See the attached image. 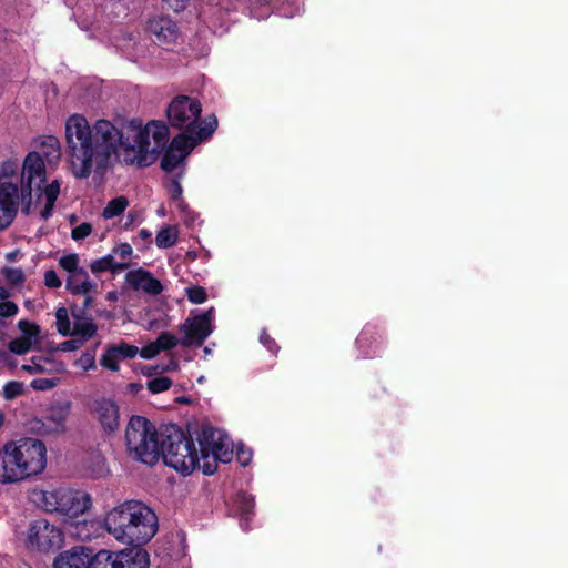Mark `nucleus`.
Returning a JSON list of instances; mask_svg holds the SVG:
<instances>
[{
	"label": "nucleus",
	"instance_id": "1",
	"mask_svg": "<svg viewBox=\"0 0 568 568\" xmlns=\"http://www.w3.org/2000/svg\"><path fill=\"white\" fill-rule=\"evenodd\" d=\"M131 134L108 120L91 128L81 115H72L65 124L70 169L74 178L88 179L92 171L104 176L114 161L139 169L156 162L170 141L168 124L151 120L144 126L131 125Z\"/></svg>",
	"mask_w": 568,
	"mask_h": 568
},
{
	"label": "nucleus",
	"instance_id": "2",
	"mask_svg": "<svg viewBox=\"0 0 568 568\" xmlns=\"http://www.w3.org/2000/svg\"><path fill=\"white\" fill-rule=\"evenodd\" d=\"M106 531L130 546H143L156 534L155 513L139 500H128L110 510L104 518Z\"/></svg>",
	"mask_w": 568,
	"mask_h": 568
},
{
	"label": "nucleus",
	"instance_id": "3",
	"mask_svg": "<svg viewBox=\"0 0 568 568\" xmlns=\"http://www.w3.org/2000/svg\"><path fill=\"white\" fill-rule=\"evenodd\" d=\"M47 466V447L40 439L22 437L0 449V483L13 484L41 474Z\"/></svg>",
	"mask_w": 568,
	"mask_h": 568
},
{
	"label": "nucleus",
	"instance_id": "4",
	"mask_svg": "<svg viewBox=\"0 0 568 568\" xmlns=\"http://www.w3.org/2000/svg\"><path fill=\"white\" fill-rule=\"evenodd\" d=\"M159 450L164 464L183 476L200 468V457L191 432H184L176 424L161 426Z\"/></svg>",
	"mask_w": 568,
	"mask_h": 568
},
{
	"label": "nucleus",
	"instance_id": "5",
	"mask_svg": "<svg viewBox=\"0 0 568 568\" xmlns=\"http://www.w3.org/2000/svg\"><path fill=\"white\" fill-rule=\"evenodd\" d=\"M125 445L133 459L154 465L160 458V430L146 417L133 415L125 428Z\"/></svg>",
	"mask_w": 568,
	"mask_h": 568
},
{
	"label": "nucleus",
	"instance_id": "6",
	"mask_svg": "<svg viewBox=\"0 0 568 568\" xmlns=\"http://www.w3.org/2000/svg\"><path fill=\"white\" fill-rule=\"evenodd\" d=\"M42 507L48 513H59L69 518L84 514L92 505L90 494L71 488L41 491Z\"/></svg>",
	"mask_w": 568,
	"mask_h": 568
},
{
	"label": "nucleus",
	"instance_id": "7",
	"mask_svg": "<svg viewBox=\"0 0 568 568\" xmlns=\"http://www.w3.org/2000/svg\"><path fill=\"white\" fill-rule=\"evenodd\" d=\"M47 181L45 162L40 152L31 151L24 158L19 191L21 193L22 213L29 215L32 207V191H37V200L41 199V185Z\"/></svg>",
	"mask_w": 568,
	"mask_h": 568
},
{
	"label": "nucleus",
	"instance_id": "8",
	"mask_svg": "<svg viewBox=\"0 0 568 568\" xmlns=\"http://www.w3.org/2000/svg\"><path fill=\"white\" fill-rule=\"evenodd\" d=\"M62 544L63 532L59 527L42 518L30 523L27 535L28 548L49 552L60 549Z\"/></svg>",
	"mask_w": 568,
	"mask_h": 568
},
{
	"label": "nucleus",
	"instance_id": "9",
	"mask_svg": "<svg viewBox=\"0 0 568 568\" xmlns=\"http://www.w3.org/2000/svg\"><path fill=\"white\" fill-rule=\"evenodd\" d=\"M69 415V403L51 405L41 417H34L29 422V428L39 436L63 434Z\"/></svg>",
	"mask_w": 568,
	"mask_h": 568
},
{
	"label": "nucleus",
	"instance_id": "10",
	"mask_svg": "<svg viewBox=\"0 0 568 568\" xmlns=\"http://www.w3.org/2000/svg\"><path fill=\"white\" fill-rule=\"evenodd\" d=\"M217 128V118L214 113L209 114L203 120V125L195 133L181 132L169 141L168 146L187 158L193 149L209 140Z\"/></svg>",
	"mask_w": 568,
	"mask_h": 568
},
{
	"label": "nucleus",
	"instance_id": "11",
	"mask_svg": "<svg viewBox=\"0 0 568 568\" xmlns=\"http://www.w3.org/2000/svg\"><path fill=\"white\" fill-rule=\"evenodd\" d=\"M213 314L214 310L211 307L199 315L187 317L185 320V322L180 326V331L183 333L181 344L184 347H197L203 345L213 331Z\"/></svg>",
	"mask_w": 568,
	"mask_h": 568
},
{
	"label": "nucleus",
	"instance_id": "12",
	"mask_svg": "<svg viewBox=\"0 0 568 568\" xmlns=\"http://www.w3.org/2000/svg\"><path fill=\"white\" fill-rule=\"evenodd\" d=\"M90 412L105 434H113L120 426V407L115 400L97 397L90 403Z\"/></svg>",
	"mask_w": 568,
	"mask_h": 568
},
{
	"label": "nucleus",
	"instance_id": "13",
	"mask_svg": "<svg viewBox=\"0 0 568 568\" xmlns=\"http://www.w3.org/2000/svg\"><path fill=\"white\" fill-rule=\"evenodd\" d=\"M21 193L13 182H0V231L8 229L14 221Z\"/></svg>",
	"mask_w": 568,
	"mask_h": 568
},
{
	"label": "nucleus",
	"instance_id": "14",
	"mask_svg": "<svg viewBox=\"0 0 568 568\" xmlns=\"http://www.w3.org/2000/svg\"><path fill=\"white\" fill-rule=\"evenodd\" d=\"M384 344V331L381 326L367 323L356 338V346L364 357L378 355Z\"/></svg>",
	"mask_w": 568,
	"mask_h": 568
},
{
	"label": "nucleus",
	"instance_id": "15",
	"mask_svg": "<svg viewBox=\"0 0 568 568\" xmlns=\"http://www.w3.org/2000/svg\"><path fill=\"white\" fill-rule=\"evenodd\" d=\"M170 125L183 132L195 133L203 125V109H165Z\"/></svg>",
	"mask_w": 568,
	"mask_h": 568
},
{
	"label": "nucleus",
	"instance_id": "16",
	"mask_svg": "<svg viewBox=\"0 0 568 568\" xmlns=\"http://www.w3.org/2000/svg\"><path fill=\"white\" fill-rule=\"evenodd\" d=\"M125 282L133 291H142L153 296L160 295L164 290L162 283L150 271L142 267L129 271L125 274Z\"/></svg>",
	"mask_w": 568,
	"mask_h": 568
},
{
	"label": "nucleus",
	"instance_id": "17",
	"mask_svg": "<svg viewBox=\"0 0 568 568\" xmlns=\"http://www.w3.org/2000/svg\"><path fill=\"white\" fill-rule=\"evenodd\" d=\"M148 30L153 41L160 45L174 43L179 38V30L174 21L168 17H154L148 21Z\"/></svg>",
	"mask_w": 568,
	"mask_h": 568
},
{
	"label": "nucleus",
	"instance_id": "18",
	"mask_svg": "<svg viewBox=\"0 0 568 568\" xmlns=\"http://www.w3.org/2000/svg\"><path fill=\"white\" fill-rule=\"evenodd\" d=\"M112 568H149L150 558L142 546H131L114 552Z\"/></svg>",
	"mask_w": 568,
	"mask_h": 568
},
{
	"label": "nucleus",
	"instance_id": "19",
	"mask_svg": "<svg viewBox=\"0 0 568 568\" xmlns=\"http://www.w3.org/2000/svg\"><path fill=\"white\" fill-rule=\"evenodd\" d=\"M91 548L75 546L61 552L53 561L54 568H89Z\"/></svg>",
	"mask_w": 568,
	"mask_h": 568
},
{
	"label": "nucleus",
	"instance_id": "20",
	"mask_svg": "<svg viewBox=\"0 0 568 568\" xmlns=\"http://www.w3.org/2000/svg\"><path fill=\"white\" fill-rule=\"evenodd\" d=\"M195 434L199 443L197 454L200 463L207 462L215 449L221 450V439L216 438V429L213 426L203 425Z\"/></svg>",
	"mask_w": 568,
	"mask_h": 568
},
{
	"label": "nucleus",
	"instance_id": "21",
	"mask_svg": "<svg viewBox=\"0 0 568 568\" xmlns=\"http://www.w3.org/2000/svg\"><path fill=\"white\" fill-rule=\"evenodd\" d=\"M65 288L72 295L88 294L97 290V284L89 280V273L85 268H79L75 273L69 275L65 282Z\"/></svg>",
	"mask_w": 568,
	"mask_h": 568
},
{
	"label": "nucleus",
	"instance_id": "22",
	"mask_svg": "<svg viewBox=\"0 0 568 568\" xmlns=\"http://www.w3.org/2000/svg\"><path fill=\"white\" fill-rule=\"evenodd\" d=\"M71 315L74 322L70 336L81 338L85 343L97 335L98 326L95 323H93L91 317L80 315L73 308H71Z\"/></svg>",
	"mask_w": 568,
	"mask_h": 568
},
{
	"label": "nucleus",
	"instance_id": "23",
	"mask_svg": "<svg viewBox=\"0 0 568 568\" xmlns=\"http://www.w3.org/2000/svg\"><path fill=\"white\" fill-rule=\"evenodd\" d=\"M39 151L43 161L49 165H55L61 159V146L58 138L45 135L40 139Z\"/></svg>",
	"mask_w": 568,
	"mask_h": 568
},
{
	"label": "nucleus",
	"instance_id": "24",
	"mask_svg": "<svg viewBox=\"0 0 568 568\" xmlns=\"http://www.w3.org/2000/svg\"><path fill=\"white\" fill-rule=\"evenodd\" d=\"M233 452L229 449L227 445L221 440V450L215 449L212 457L207 462L200 464V468L206 476L213 475L217 470L219 463H227L232 459Z\"/></svg>",
	"mask_w": 568,
	"mask_h": 568
},
{
	"label": "nucleus",
	"instance_id": "25",
	"mask_svg": "<svg viewBox=\"0 0 568 568\" xmlns=\"http://www.w3.org/2000/svg\"><path fill=\"white\" fill-rule=\"evenodd\" d=\"M60 193V183L58 180L52 181L44 189L41 187V195L45 196L44 207L41 210L40 215L43 220H48L53 212L54 204Z\"/></svg>",
	"mask_w": 568,
	"mask_h": 568
},
{
	"label": "nucleus",
	"instance_id": "26",
	"mask_svg": "<svg viewBox=\"0 0 568 568\" xmlns=\"http://www.w3.org/2000/svg\"><path fill=\"white\" fill-rule=\"evenodd\" d=\"M129 264L125 262L116 263L111 254H108L101 258L94 260L90 264L91 272L94 274L111 271L113 274L119 271L128 268Z\"/></svg>",
	"mask_w": 568,
	"mask_h": 568
},
{
	"label": "nucleus",
	"instance_id": "27",
	"mask_svg": "<svg viewBox=\"0 0 568 568\" xmlns=\"http://www.w3.org/2000/svg\"><path fill=\"white\" fill-rule=\"evenodd\" d=\"M161 154L162 159L160 166L166 173L173 172L186 159L184 155H181L168 145Z\"/></svg>",
	"mask_w": 568,
	"mask_h": 568
},
{
	"label": "nucleus",
	"instance_id": "28",
	"mask_svg": "<svg viewBox=\"0 0 568 568\" xmlns=\"http://www.w3.org/2000/svg\"><path fill=\"white\" fill-rule=\"evenodd\" d=\"M114 560V552L101 549L98 552H93L91 549L89 568H112Z\"/></svg>",
	"mask_w": 568,
	"mask_h": 568
},
{
	"label": "nucleus",
	"instance_id": "29",
	"mask_svg": "<svg viewBox=\"0 0 568 568\" xmlns=\"http://www.w3.org/2000/svg\"><path fill=\"white\" fill-rule=\"evenodd\" d=\"M178 241V231L173 226H164L162 227L156 236H155V243L156 246L160 248H169L175 245Z\"/></svg>",
	"mask_w": 568,
	"mask_h": 568
},
{
	"label": "nucleus",
	"instance_id": "30",
	"mask_svg": "<svg viewBox=\"0 0 568 568\" xmlns=\"http://www.w3.org/2000/svg\"><path fill=\"white\" fill-rule=\"evenodd\" d=\"M128 205L129 202L125 196H118L108 202L106 206L103 209L102 215L104 219L116 217L125 211Z\"/></svg>",
	"mask_w": 568,
	"mask_h": 568
},
{
	"label": "nucleus",
	"instance_id": "31",
	"mask_svg": "<svg viewBox=\"0 0 568 568\" xmlns=\"http://www.w3.org/2000/svg\"><path fill=\"white\" fill-rule=\"evenodd\" d=\"M234 504L236 510L243 518H245V520L248 519V516L253 513L255 507L254 498L245 493H239L235 496Z\"/></svg>",
	"mask_w": 568,
	"mask_h": 568
},
{
	"label": "nucleus",
	"instance_id": "32",
	"mask_svg": "<svg viewBox=\"0 0 568 568\" xmlns=\"http://www.w3.org/2000/svg\"><path fill=\"white\" fill-rule=\"evenodd\" d=\"M18 328L21 331L23 338H27L28 341L32 342L33 344L37 343L40 338V326L36 323H32L28 320H20L18 322Z\"/></svg>",
	"mask_w": 568,
	"mask_h": 568
},
{
	"label": "nucleus",
	"instance_id": "33",
	"mask_svg": "<svg viewBox=\"0 0 568 568\" xmlns=\"http://www.w3.org/2000/svg\"><path fill=\"white\" fill-rule=\"evenodd\" d=\"M119 361L115 348L109 345L101 356L100 365L111 372H118L120 369Z\"/></svg>",
	"mask_w": 568,
	"mask_h": 568
},
{
	"label": "nucleus",
	"instance_id": "34",
	"mask_svg": "<svg viewBox=\"0 0 568 568\" xmlns=\"http://www.w3.org/2000/svg\"><path fill=\"white\" fill-rule=\"evenodd\" d=\"M57 331L62 336L71 335V324L65 307H59L55 312Z\"/></svg>",
	"mask_w": 568,
	"mask_h": 568
},
{
	"label": "nucleus",
	"instance_id": "35",
	"mask_svg": "<svg viewBox=\"0 0 568 568\" xmlns=\"http://www.w3.org/2000/svg\"><path fill=\"white\" fill-rule=\"evenodd\" d=\"M100 342H97L95 345L91 349H87L79 359L75 361V366L82 368L83 371H90L97 368L95 364V351Z\"/></svg>",
	"mask_w": 568,
	"mask_h": 568
},
{
	"label": "nucleus",
	"instance_id": "36",
	"mask_svg": "<svg viewBox=\"0 0 568 568\" xmlns=\"http://www.w3.org/2000/svg\"><path fill=\"white\" fill-rule=\"evenodd\" d=\"M2 275L6 282L11 286H19L26 282V275L21 268L3 267Z\"/></svg>",
	"mask_w": 568,
	"mask_h": 568
},
{
	"label": "nucleus",
	"instance_id": "37",
	"mask_svg": "<svg viewBox=\"0 0 568 568\" xmlns=\"http://www.w3.org/2000/svg\"><path fill=\"white\" fill-rule=\"evenodd\" d=\"M171 386L172 379L168 376L155 377L146 383V388L151 394H160L168 390Z\"/></svg>",
	"mask_w": 568,
	"mask_h": 568
},
{
	"label": "nucleus",
	"instance_id": "38",
	"mask_svg": "<svg viewBox=\"0 0 568 568\" xmlns=\"http://www.w3.org/2000/svg\"><path fill=\"white\" fill-rule=\"evenodd\" d=\"M80 257L77 253L64 254L59 258V266L67 271L70 275L75 273L79 268Z\"/></svg>",
	"mask_w": 568,
	"mask_h": 568
},
{
	"label": "nucleus",
	"instance_id": "39",
	"mask_svg": "<svg viewBox=\"0 0 568 568\" xmlns=\"http://www.w3.org/2000/svg\"><path fill=\"white\" fill-rule=\"evenodd\" d=\"M23 392H24L23 383L18 382V381H10L4 384L2 394L7 400H12V399L21 396L23 394Z\"/></svg>",
	"mask_w": 568,
	"mask_h": 568
},
{
	"label": "nucleus",
	"instance_id": "40",
	"mask_svg": "<svg viewBox=\"0 0 568 568\" xmlns=\"http://www.w3.org/2000/svg\"><path fill=\"white\" fill-rule=\"evenodd\" d=\"M32 344L33 343L28 341L27 338L17 337L9 342L8 348L11 353L16 355H24L31 349Z\"/></svg>",
	"mask_w": 568,
	"mask_h": 568
},
{
	"label": "nucleus",
	"instance_id": "41",
	"mask_svg": "<svg viewBox=\"0 0 568 568\" xmlns=\"http://www.w3.org/2000/svg\"><path fill=\"white\" fill-rule=\"evenodd\" d=\"M187 300L193 304H202L207 300L206 290L199 285H191L185 288Z\"/></svg>",
	"mask_w": 568,
	"mask_h": 568
},
{
	"label": "nucleus",
	"instance_id": "42",
	"mask_svg": "<svg viewBox=\"0 0 568 568\" xmlns=\"http://www.w3.org/2000/svg\"><path fill=\"white\" fill-rule=\"evenodd\" d=\"M155 343L161 351H171L179 344V339L170 332H162L156 337Z\"/></svg>",
	"mask_w": 568,
	"mask_h": 568
},
{
	"label": "nucleus",
	"instance_id": "43",
	"mask_svg": "<svg viewBox=\"0 0 568 568\" xmlns=\"http://www.w3.org/2000/svg\"><path fill=\"white\" fill-rule=\"evenodd\" d=\"M112 347L115 348L119 359L134 358L139 348L134 345L128 344L124 341H121L119 344H112Z\"/></svg>",
	"mask_w": 568,
	"mask_h": 568
},
{
	"label": "nucleus",
	"instance_id": "44",
	"mask_svg": "<svg viewBox=\"0 0 568 568\" xmlns=\"http://www.w3.org/2000/svg\"><path fill=\"white\" fill-rule=\"evenodd\" d=\"M58 384H59V378L40 377V378H34L30 383V386L34 390L44 392V390H50V389L54 388Z\"/></svg>",
	"mask_w": 568,
	"mask_h": 568
},
{
	"label": "nucleus",
	"instance_id": "45",
	"mask_svg": "<svg viewBox=\"0 0 568 568\" xmlns=\"http://www.w3.org/2000/svg\"><path fill=\"white\" fill-rule=\"evenodd\" d=\"M19 313V306L12 301L0 302V326L4 325L2 318L13 317Z\"/></svg>",
	"mask_w": 568,
	"mask_h": 568
},
{
	"label": "nucleus",
	"instance_id": "46",
	"mask_svg": "<svg viewBox=\"0 0 568 568\" xmlns=\"http://www.w3.org/2000/svg\"><path fill=\"white\" fill-rule=\"evenodd\" d=\"M169 106H201V101L196 98L180 94L176 95L169 104Z\"/></svg>",
	"mask_w": 568,
	"mask_h": 568
},
{
	"label": "nucleus",
	"instance_id": "47",
	"mask_svg": "<svg viewBox=\"0 0 568 568\" xmlns=\"http://www.w3.org/2000/svg\"><path fill=\"white\" fill-rule=\"evenodd\" d=\"M92 232V225L88 222H83L71 231V237L74 241H82L88 237Z\"/></svg>",
	"mask_w": 568,
	"mask_h": 568
},
{
	"label": "nucleus",
	"instance_id": "48",
	"mask_svg": "<svg viewBox=\"0 0 568 568\" xmlns=\"http://www.w3.org/2000/svg\"><path fill=\"white\" fill-rule=\"evenodd\" d=\"M253 453L250 448H246L243 444L236 447V460L241 466L246 467L252 460Z\"/></svg>",
	"mask_w": 568,
	"mask_h": 568
},
{
	"label": "nucleus",
	"instance_id": "49",
	"mask_svg": "<svg viewBox=\"0 0 568 568\" xmlns=\"http://www.w3.org/2000/svg\"><path fill=\"white\" fill-rule=\"evenodd\" d=\"M260 342L274 355H276L277 352L280 351V346L276 344L275 339L267 333L266 329H263L261 332Z\"/></svg>",
	"mask_w": 568,
	"mask_h": 568
},
{
	"label": "nucleus",
	"instance_id": "50",
	"mask_svg": "<svg viewBox=\"0 0 568 568\" xmlns=\"http://www.w3.org/2000/svg\"><path fill=\"white\" fill-rule=\"evenodd\" d=\"M18 163L16 161H4L0 168V182H4L3 179L11 178L17 173Z\"/></svg>",
	"mask_w": 568,
	"mask_h": 568
},
{
	"label": "nucleus",
	"instance_id": "51",
	"mask_svg": "<svg viewBox=\"0 0 568 568\" xmlns=\"http://www.w3.org/2000/svg\"><path fill=\"white\" fill-rule=\"evenodd\" d=\"M84 342L81 338L73 337L59 344V349L62 352H73L81 348Z\"/></svg>",
	"mask_w": 568,
	"mask_h": 568
},
{
	"label": "nucleus",
	"instance_id": "52",
	"mask_svg": "<svg viewBox=\"0 0 568 568\" xmlns=\"http://www.w3.org/2000/svg\"><path fill=\"white\" fill-rule=\"evenodd\" d=\"M138 354H140L142 358L152 359L160 354V349L154 341L144 345L141 349H139Z\"/></svg>",
	"mask_w": 568,
	"mask_h": 568
},
{
	"label": "nucleus",
	"instance_id": "53",
	"mask_svg": "<svg viewBox=\"0 0 568 568\" xmlns=\"http://www.w3.org/2000/svg\"><path fill=\"white\" fill-rule=\"evenodd\" d=\"M44 285L49 288H59L62 285L60 277L54 270H48L44 273Z\"/></svg>",
	"mask_w": 568,
	"mask_h": 568
},
{
	"label": "nucleus",
	"instance_id": "54",
	"mask_svg": "<svg viewBox=\"0 0 568 568\" xmlns=\"http://www.w3.org/2000/svg\"><path fill=\"white\" fill-rule=\"evenodd\" d=\"M168 191L172 201L181 200L183 189L178 179L171 180Z\"/></svg>",
	"mask_w": 568,
	"mask_h": 568
},
{
	"label": "nucleus",
	"instance_id": "55",
	"mask_svg": "<svg viewBox=\"0 0 568 568\" xmlns=\"http://www.w3.org/2000/svg\"><path fill=\"white\" fill-rule=\"evenodd\" d=\"M178 368V363L175 361H171L170 365L168 366H149L145 368V371H143V373L146 375V376H152L153 374H156L159 371L160 372H165V371H170V369H175Z\"/></svg>",
	"mask_w": 568,
	"mask_h": 568
},
{
	"label": "nucleus",
	"instance_id": "56",
	"mask_svg": "<svg viewBox=\"0 0 568 568\" xmlns=\"http://www.w3.org/2000/svg\"><path fill=\"white\" fill-rule=\"evenodd\" d=\"M113 253L119 255L122 260H126L132 255L133 250L129 243H122L113 248Z\"/></svg>",
	"mask_w": 568,
	"mask_h": 568
},
{
	"label": "nucleus",
	"instance_id": "57",
	"mask_svg": "<svg viewBox=\"0 0 568 568\" xmlns=\"http://www.w3.org/2000/svg\"><path fill=\"white\" fill-rule=\"evenodd\" d=\"M172 10L179 12L185 9L190 0H163Z\"/></svg>",
	"mask_w": 568,
	"mask_h": 568
},
{
	"label": "nucleus",
	"instance_id": "58",
	"mask_svg": "<svg viewBox=\"0 0 568 568\" xmlns=\"http://www.w3.org/2000/svg\"><path fill=\"white\" fill-rule=\"evenodd\" d=\"M84 295V301H83V305L81 308L79 310H74L78 314L80 315H85V311L91 306V304L93 303V297L88 294H83Z\"/></svg>",
	"mask_w": 568,
	"mask_h": 568
},
{
	"label": "nucleus",
	"instance_id": "59",
	"mask_svg": "<svg viewBox=\"0 0 568 568\" xmlns=\"http://www.w3.org/2000/svg\"><path fill=\"white\" fill-rule=\"evenodd\" d=\"M10 296V291L4 286H0V302H7Z\"/></svg>",
	"mask_w": 568,
	"mask_h": 568
},
{
	"label": "nucleus",
	"instance_id": "60",
	"mask_svg": "<svg viewBox=\"0 0 568 568\" xmlns=\"http://www.w3.org/2000/svg\"><path fill=\"white\" fill-rule=\"evenodd\" d=\"M139 237L143 241H149L152 237V233L148 229H142L139 232Z\"/></svg>",
	"mask_w": 568,
	"mask_h": 568
},
{
	"label": "nucleus",
	"instance_id": "61",
	"mask_svg": "<svg viewBox=\"0 0 568 568\" xmlns=\"http://www.w3.org/2000/svg\"><path fill=\"white\" fill-rule=\"evenodd\" d=\"M178 209L182 213H187L190 211L189 205L185 203V201L181 197V200H178Z\"/></svg>",
	"mask_w": 568,
	"mask_h": 568
},
{
	"label": "nucleus",
	"instance_id": "62",
	"mask_svg": "<svg viewBox=\"0 0 568 568\" xmlns=\"http://www.w3.org/2000/svg\"><path fill=\"white\" fill-rule=\"evenodd\" d=\"M143 386L140 383H131L129 384V389L132 394H138L140 390H142Z\"/></svg>",
	"mask_w": 568,
	"mask_h": 568
},
{
	"label": "nucleus",
	"instance_id": "63",
	"mask_svg": "<svg viewBox=\"0 0 568 568\" xmlns=\"http://www.w3.org/2000/svg\"><path fill=\"white\" fill-rule=\"evenodd\" d=\"M184 214H185V216H184V222H185L186 224H191V223H193V222H194V220H195V214H194V212H192V211L190 210L187 213H184Z\"/></svg>",
	"mask_w": 568,
	"mask_h": 568
},
{
	"label": "nucleus",
	"instance_id": "64",
	"mask_svg": "<svg viewBox=\"0 0 568 568\" xmlns=\"http://www.w3.org/2000/svg\"><path fill=\"white\" fill-rule=\"evenodd\" d=\"M22 369L30 373V374H33L36 373V367L31 366V365H22Z\"/></svg>",
	"mask_w": 568,
	"mask_h": 568
}]
</instances>
